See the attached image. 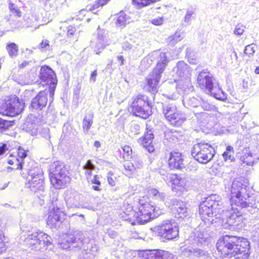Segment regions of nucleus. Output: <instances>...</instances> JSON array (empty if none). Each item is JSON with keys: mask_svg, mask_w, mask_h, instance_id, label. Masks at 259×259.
Instances as JSON below:
<instances>
[{"mask_svg": "<svg viewBox=\"0 0 259 259\" xmlns=\"http://www.w3.org/2000/svg\"><path fill=\"white\" fill-rule=\"evenodd\" d=\"M203 250L198 248H194L193 247L186 248L183 251V254L190 259H193L195 257L201 256V253Z\"/></svg>", "mask_w": 259, "mask_h": 259, "instance_id": "obj_26", "label": "nucleus"}, {"mask_svg": "<svg viewBox=\"0 0 259 259\" xmlns=\"http://www.w3.org/2000/svg\"><path fill=\"white\" fill-rule=\"evenodd\" d=\"M192 87L189 77H185L178 80L177 88L183 92H187L191 90Z\"/></svg>", "mask_w": 259, "mask_h": 259, "instance_id": "obj_29", "label": "nucleus"}, {"mask_svg": "<svg viewBox=\"0 0 259 259\" xmlns=\"http://www.w3.org/2000/svg\"><path fill=\"white\" fill-rule=\"evenodd\" d=\"M90 245V251L92 254L96 252L98 250L99 247L97 244L94 242H91Z\"/></svg>", "mask_w": 259, "mask_h": 259, "instance_id": "obj_57", "label": "nucleus"}, {"mask_svg": "<svg viewBox=\"0 0 259 259\" xmlns=\"http://www.w3.org/2000/svg\"><path fill=\"white\" fill-rule=\"evenodd\" d=\"M202 259H212L211 256L209 255L207 251H203L201 253V256H200Z\"/></svg>", "mask_w": 259, "mask_h": 259, "instance_id": "obj_62", "label": "nucleus"}, {"mask_svg": "<svg viewBox=\"0 0 259 259\" xmlns=\"http://www.w3.org/2000/svg\"><path fill=\"white\" fill-rule=\"evenodd\" d=\"M28 175L31 178L29 179V187L31 190L34 192L44 191L45 186L42 170L39 168L30 170Z\"/></svg>", "mask_w": 259, "mask_h": 259, "instance_id": "obj_15", "label": "nucleus"}, {"mask_svg": "<svg viewBox=\"0 0 259 259\" xmlns=\"http://www.w3.org/2000/svg\"><path fill=\"white\" fill-rule=\"evenodd\" d=\"M173 205L172 210L176 217L179 218H183L188 215L187 208L183 202L175 201Z\"/></svg>", "mask_w": 259, "mask_h": 259, "instance_id": "obj_24", "label": "nucleus"}, {"mask_svg": "<svg viewBox=\"0 0 259 259\" xmlns=\"http://www.w3.org/2000/svg\"><path fill=\"white\" fill-rule=\"evenodd\" d=\"M64 198L68 207L77 206L79 200V195L74 191L67 190L64 193Z\"/></svg>", "mask_w": 259, "mask_h": 259, "instance_id": "obj_21", "label": "nucleus"}, {"mask_svg": "<svg viewBox=\"0 0 259 259\" xmlns=\"http://www.w3.org/2000/svg\"><path fill=\"white\" fill-rule=\"evenodd\" d=\"M130 110L133 115L144 119L147 118L151 113L147 97L143 95L133 97Z\"/></svg>", "mask_w": 259, "mask_h": 259, "instance_id": "obj_8", "label": "nucleus"}, {"mask_svg": "<svg viewBox=\"0 0 259 259\" xmlns=\"http://www.w3.org/2000/svg\"><path fill=\"white\" fill-rule=\"evenodd\" d=\"M247 186L242 184L238 180H234L232 184L231 189V209H223L222 213L226 217V223L229 226L242 227L243 217L238 208L235 207L237 206L242 208L251 207L256 209V205L253 198L245 197Z\"/></svg>", "mask_w": 259, "mask_h": 259, "instance_id": "obj_1", "label": "nucleus"}, {"mask_svg": "<svg viewBox=\"0 0 259 259\" xmlns=\"http://www.w3.org/2000/svg\"><path fill=\"white\" fill-rule=\"evenodd\" d=\"M159 60L157 63V64L156 67H157L158 65H160L161 68H162L161 73L163 72L165 68L168 63V60L167 59V56L166 55V53L165 52H161L159 54Z\"/></svg>", "mask_w": 259, "mask_h": 259, "instance_id": "obj_36", "label": "nucleus"}, {"mask_svg": "<svg viewBox=\"0 0 259 259\" xmlns=\"http://www.w3.org/2000/svg\"><path fill=\"white\" fill-rule=\"evenodd\" d=\"M245 27L241 24H238L236 25L234 30V33L236 35H240L243 34L244 31Z\"/></svg>", "mask_w": 259, "mask_h": 259, "instance_id": "obj_47", "label": "nucleus"}, {"mask_svg": "<svg viewBox=\"0 0 259 259\" xmlns=\"http://www.w3.org/2000/svg\"><path fill=\"white\" fill-rule=\"evenodd\" d=\"M149 196L155 201L163 202L166 197V194L160 192L155 188H151L148 191Z\"/></svg>", "mask_w": 259, "mask_h": 259, "instance_id": "obj_27", "label": "nucleus"}, {"mask_svg": "<svg viewBox=\"0 0 259 259\" xmlns=\"http://www.w3.org/2000/svg\"><path fill=\"white\" fill-rule=\"evenodd\" d=\"M92 183L100 185L101 183L99 181V177L98 175L94 176L93 179L91 180Z\"/></svg>", "mask_w": 259, "mask_h": 259, "instance_id": "obj_61", "label": "nucleus"}, {"mask_svg": "<svg viewBox=\"0 0 259 259\" xmlns=\"http://www.w3.org/2000/svg\"><path fill=\"white\" fill-rule=\"evenodd\" d=\"M116 176L111 171L107 174V181L108 184L111 186H114L116 185Z\"/></svg>", "mask_w": 259, "mask_h": 259, "instance_id": "obj_39", "label": "nucleus"}, {"mask_svg": "<svg viewBox=\"0 0 259 259\" xmlns=\"http://www.w3.org/2000/svg\"><path fill=\"white\" fill-rule=\"evenodd\" d=\"M162 113L169 123L175 126H181L187 119L185 114L178 110L173 104L163 106Z\"/></svg>", "mask_w": 259, "mask_h": 259, "instance_id": "obj_10", "label": "nucleus"}, {"mask_svg": "<svg viewBox=\"0 0 259 259\" xmlns=\"http://www.w3.org/2000/svg\"><path fill=\"white\" fill-rule=\"evenodd\" d=\"M243 155L241 156L240 160L243 163L247 165H252L254 162V158L251 153L248 149L245 148L243 150Z\"/></svg>", "mask_w": 259, "mask_h": 259, "instance_id": "obj_30", "label": "nucleus"}, {"mask_svg": "<svg viewBox=\"0 0 259 259\" xmlns=\"http://www.w3.org/2000/svg\"><path fill=\"white\" fill-rule=\"evenodd\" d=\"M0 129H6L11 125L10 122L6 120H0Z\"/></svg>", "mask_w": 259, "mask_h": 259, "instance_id": "obj_52", "label": "nucleus"}, {"mask_svg": "<svg viewBox=\"0 0 259 259\" xmlns=\"http://www.w3.org/2000/svg\"><path fill=\"white\" fill-rule=\"evenodd\" d=\"M124 213L128 218L127 220L136 219L138 223L144 224L159 215L158 210L153 205L147 203L139 207V211L136 212L133 209L132 205L128 204Z\"/></svg>", "mask_w": 259, "mask_h": 259, "instance_id": "obj_3", "label": "nucleus"}, {"mask_svg": "<svg viewBox=\"0 0 259 259\" xmlns=\"http://www.w3.org/2000/svg\"><path fill=\"white\" fill-rule=\"evenodd\" d=\"M39 78L42 81L50 85L49 102H53L54 92L58 82L55 72L48 66H42L40 68Z\"/></svg>", "mask_w": 259, "mask_h": 259, "instance_id": "obj_14", "label": "nucleus"}, {"mask_svg": "<svg viewBox=\"0 0 259 259\" xmlns=\"http://www.w3.org/2000/svg\"><path fill=\"white\" fill-rule=\"evenodd\" d=\"M184 105L187 108L196 109L199 107L200 101L194 97L185 98L183 101Z\"/></svg>", "mask_w": 259, "mask_h": 259, "instance_id": "obj_28", "label": "nucleus"}, {"mask_svg": "<svg viewBox=\"0 0 259 259\" xmlns=\"http://www.w3.org/2000/svg\"><path fill=\"white\" fill-rule=\"evenodd\" d=\"M24 108V103L17 97H13L0 106V114L14 116L20 114Z\"/></svg>", "mask_w": 259, "mask_h": 259, "instance_id": "obj_11", "label": "nucleus"}, {"mask_svg": "<svg viewBox=\"0 0 259 259\" xmlns=\"http://www.w3.org/2000/svg\"><path fill=\"white\" fill-rule=\"evenodd\" d=\"M49 171L51 184L56 189L63 188L70 182L67 169L61 162H54L50 165Z\"/></svg>", "mask_w": 259, "mask_h": 259, "instance_id": "obj_6", "label": "nucleus"}, {"mask_svg": "<svg viewBox=\"0 0 259 259\" xmlns=\"http://www.w3.org/2000/svg\"><path fill=\"white\" fill-rule=\"evenodd\" d=\"M9 9L13 13L15 14L19 17L21 16V12L14 4H10Z\"/></svg>", "mask_w": 259, "mask_h": 259, "instance_id": "obj_48", "label": "nucleus"}, {"mask_svg": "<svg viewBox=\"0 0 259 259\" xmlns=\"http://www.w3.org/2000/svg\"><path fill=\"white\" fill-rule=\"evenodd\" d=\"M214 108V106L210 104L207 102L200 101V104L199 106L198 111H193L194 114L196 118L200 120H201L202 118H205L207 116V114L203 112V110L205 111H211Z\"/></svg>", "mask_w": 259, "mask_h": 259, "instance_id": "obj_23", "label": "nucleus"}, {"mask_svg": "<svg viewBox=\"0 0 259 259\" xmlns=\"http://www.w3.org/2000/svg\"><path fill=\"white\" fill-rule=\"evenodd\" d=\"M151 230L157 236L165 240H172L179 236V230L178 223L174 220L163 221L154 226Z\"/></svg>", "mask_w": 259, "mask_h": 259, "instance_id": "obj_7", "label": "nucleus"}, {"mask_svg": "<svg viewBox=\"0 0 259 259\" xmlns=\"http://www.w3.org/2000/svg\"><path fill=\"white\" fill-rule=\"evenodd\" d=\"M18 156L20 158H23L26 156L27 155H26V151L23 149H22L21 147H19L18 149Z\"/></svg>", "mask_w": 259, "mask_h": 259, "instance_id": "obj_59", "label": "nucleus"}, {"mask_svg": "<svg viewBox=\"0 0 259 259\" xmlns=\"http://www.w3.org/2000/svg\"><path fill=\"white\" fill-rule=\"evenodd\" d=\"M7 145L3 144L2 146L0 147V155H3L6 152L7 149Z\"/></svg>", "mask_w": 259, "mask_h": 259, "instance_id": "obj_64", "label": "nucleus"}, {"mask_svg": "<svg viewBox=\"0 0 259 259\" xmlns=\"http://www.w3.org/2000/svg\"><path fill=\"white\" fill-rule=\"evenodd\" d=\"M214 148L207 143L200 142L195 144L191 150V154L195 160L201 163H207L213 157Z\"/></svg>", "mask_w": 259, "mask_h": 259, "instance_id": "obj_9", "label": "nucleus"}, {"mask_svg": "<svg viewBox=\"0 0 259 259\" xmlns=\"http://www.w3.org/2000/svg\"><path fill=\"white\" fill-rule=\"evenodd\" d=\"M197 83L201 90L213 95L216 99L221 100L227 99V94L222 90L219 84L214 81L209 72L205 71L200 72L197 77Z\"/></svg>", "mask_w": 259, "mask_h": 259, "instance_id": "obj_4", "label": "nucleus"}, {"mask_svg": "<svg viewBox=\"0 0 259 259\" xmlns=\"http://www.w3.org/2000/svg\"><path fill=\"white\" fill-rule=\"evenodd\" d=\"M169 179L172 182V184L174 186L172 187L174 190L180 191H183L186 190L187 180L185 178L175 175H170Z\"/></svg>", "mask_w": 259, "mask_h": 259, "instance_id": "obj_22", "label": "nucleus"}, {"mask_svg": "<svg viewBox=\"0 0 259 259\" xmlns=\"http://www.w3.org/2000/svg\"><path fill=\"white\" fill-rule=\"evenodd\" d=\"M168 165L171 169H182L185 166L184 155L181 153L172 151L170 153Z\"/></svg>", "mask_w": 259, "mask_h": 259, "instance_id": "obj_18", "label": "nucleus"}, {"mask_svg": "<svg viewBox=\"0 0 259 259\" xmlns=\"http://www.w3.org/2000/svg\"><path fill=\"white\" fill-rule=\"evenodd\" d=\"M93 115H90L89 117L85 116L82 121V128L85 134H88L89 130L93 124Z\"/></svg>", "mask_w": 259, "mask_h": 259, "instance_id": "obj_35", "label": "nucleus"}, {"mask_svg": "<svg viewBox=\"0 0 259 259\" xmlns=\"http://www.w3.org/2000/svg\"><path fill=\"white\" fill-rule=\"evenodd\" d=\"M128 21L127 16L124 12H120L116 17L115 24L117 27H123L128 23Z\"/></svg>", "mask_w": 259, "mask_h": 259, "instance_id": "obj_31", "label": "nucleus"}, {"mask_svg": "<svg viewBox=\"0 0 259 259\" xmlns=\"http://www.w3.org/2000/svg\"><path fill=\"white\" fill-rule=\"evenodd\" d=\"M249 246L247 239L230 235L220 238L217 243V249L223 256H234L236 259H248Z\"/></svg>", "mask_w": 259, "mask_h": 259, "instance_id": "obj_2", "label": "nucleus"}, {"mask_svg": "<svg viewBox=\"0 0 259 259\" xmlns=\"http://www.w3.org/2000/svg\"><path fill=\"white\" fill-rule=\"evenodd\" d=\"M21 229L27 233V237L24 240V244L32 249L40 250L51 244V237L36 228L25 229L22 226Z\"/></svg>", "mask_w": 259, "mask_h": 259, "instance_id": "obj_5", "label": "nucleus"}, {"mask_svg": "<svg viewBox=\"0 0 259 259\" xmlns=\"http://www.w3.org/2000/svg\"><path fill=\"white\" fill-rule=\"evenodd\" d=\"M133 2L139 7L148 6V1L145 0H133Z\"/></svg>", "mask_w": 259, "mask_h": 259, "instance_id": "obj_51", "label": "nucleus"}, {"mask_svg": "<svg viewBox=\"0 0 259 259\" xmlns=\"http://www.w3.org/2000/svg\"><path fill=\"white\" fill-rule=\"evenodd\" d=\"M97 40L100 41L106 42V33L104 30L101 29L100 27L98 29Z\"/></svg>", "mask_w": 259, "mask_h": 259, "instance_id": "obj_45", "label": "nucleus"}, {"mask_svg": "<svg viewBox=\"0 0 259 259\" xmlns=\"http://www.w3.org/2000/svg\"><path fill=\"white\" fill-rule=\"evenodd\" d=\"M95 168V166L92 163V162L91 160H88L86 164L83 166V169L94 170Z\"/></svg>", "mask_w": 259, "mask_h": 259, "instance_id": "obj_53", "label": "nucleus"}, {"mask_svg": "<svg viewBox=\"0 0 259 259\" xmlns=\"http://www.w3.org/2000/svg\"><path fill=\"white\" fill-rule=\"evenodd\" d=\"M4 235L3 232L0 230V253H3L6 250V246L4 242Z\"/></svg>", "mask_w": 259, "mask_h": 259, "instance_id": "obj_46", "label": "nucleus"}, {"mask_svg": "<svg viewBox=\"0 0 259 259\" xmlns=\"http://www.w3.org/2000/svg\"><path fill=\"white\" fill-rule=\"evenodd\" d=\"M50 95V90H45L39 92L31 100V107L34 109L41 110L46 107L49 101L48 95Z\"/></svg>", "mask_w": 259, "mask_h": 259, "instance_id": "obj_17", "label": "nucleus"}, {"mask_svg": "<svg viewBox=\"0 0 259 259\" xmlns=\"http://www.w3.org/2000/svg\"><path fill=\"white\" fill-rule=\"evenodd\" d=\"M223 157L225 161L230 160L231 161H232L234 159L233 154L229 152H224L223 154Z\"/></svg>", "mask_w": 259, "mask_h": 259, "instance_id": "obj_49", "label": "nucleus"}, {"mask_svg": "<svg viewBox=\"0 0 259 259\" xmlns=\"http://www.w3.org/2000/svg\"><path fill=\"white\" fill-rule=\"evenodd\" d=\"M169 138L172 139L173 141H175V139H176V140H178L179 139L178 133L176 131L171 132Z\"/></svg>", "mask_w": 259, "mask_h": 259, "instance_id": "obj_63", "label": "nucleus"}, {"mask_svg": "<svg viewBox=\"0 0 259 259\" xmlns=\"http://www.w3.org/2000/svg\"><path fill=\"white\" fill-rule=\"evenodd\" d=\"M163 22V19L162 17H157L151 20V23L155 25H161Z\"/></svg>", "mask_w": 259, "mask_h": 259, "instance_id": "obj_54", "label": "nucleus"}, {"mask_svg": "<svg viewBox=\"0 0 259 259\" xmlns=\"http://www.w3.org/2000/svg\"><path fill=\"white\" fill-rule=\"evenodd\" d=\"M193 14V12L192 11H187L185 17V22L188 23H190Z\"/></svg>", "mask_w": 259, "mask_h": 259, "instance_id": "obj_56", "label": "nucleus"}, {"mask_svg": "<svg viewBox=\"0 0 259 259\" xmlns=\"http://www.w3.org/2000/svg\"><path fill=\"white\" fill-rule=\"evenodd\" d=\"M40 48L44 49L46 50H48L50 49V45L49 44V41L47 39H44L42 40L40 45Z\"/></svg>", "mask_w": 259, "mask_h": 259, "instance_id": "obj_55", "label": "nucleus"}, {"mask_svg": "<svg viewBox=\"0 0 259 259\" xmlns=\"http://www.w3.org/2000/svg\"><path fill=\"white\" fill-rule=\"evenodd\" d=\"M110 0H98L96 1L95 3V4L93 5L92 8H90V11H92L94 10H95L96 9L99 8L100 7H102L106 4H107V3Z\"/></svg>", "mask_w": 259, "mask_h": 259, "instance_id": "obj_42", "label": "nucleus"}, {"mask_svg": "<svg viewBox=\"0 0 259 259\" xmlns=\"http://www.w3.org/2000/svg\"><path fill=\"white\" fill-rule=\"evenodd\" d=\"M159 253L161 259H176L175 255L167 251H162Z\"/></svg>", "mask_w": 259, "mask_h": 259, "instance_id": "obj_44", "label": "nucleus"}, {"mask_svg": "<svg viewBox=\"0 0 259 259\" xmlns=\"http://www.w3.org/2000/svg\"><path fill=\"white\" fill-rule=\"evenodd\" d=\"M26 132L30 133L32 136L37 135L38 131V125L37 124L32 122V121H27L24 126Z\"/></svg>", "mask_w": 259, "mask_h": 259, "instance_id": "obj_33", "label": "nucleus"}, {"mask_svg": "<svg viewBox=\"0 0 259 259\" xmlns=\"http://www.w3.org/2000/svg\"><path fill=\"white\" fill-rule=\"evenodd\" d=\"M6 50L9 56L12 58H15L18 53V47L14 42L8 43L6 46Z\"/></svg>", "mask_w": 259, "mask_h": 259, "instance_id": "obj_32", "label": "nucleus"}, {"mask_svg": "<svg viewBox=\"0 0 259 259\" xmlns=\"http://www.w3.org/2000/svg\"><path fill=\"white\" fill-rule=\"evenodd\" d=\"M50 130L48 128H44L41 130L40 132V134L42 137L45 138L46 139H49L50 138V134H49Z\"/></svg>", "mask_w": 259, "mask_h": 259, "instance_id": "obj_50", "label": "nucleus"}, {"mask_svg": "<svg viewBox=\"0 0 259 259\" xmlns=\"http://www.w3.org/2000/svg\"><path fill=\"white\" fill-rule=\"evenodd\" d=\"M106 42L100 41L97 40L96 42V47L95 48V51L96 54H99L102 50H104L106 46Z\"/></svg>", "mask_w": 259, "mask_h": 259, "instance_id": "obj_43", "label": "nucleus"}, {"mask_svg": "<svg viewBox=\"0 0 259 259\" xmlns=\"http://www.w3.org/2000/svg\"><path fill=\"white\" fill-rule=\"evenodd\" d=\"M142 259H161L159 256V253L152 252H144Z\"/></svg>", "mask_w": 259, "mask_h": 259, "instance_id": "obj_38", "label": "nucleus"}, {"mask_svg": "<svg viewBox=\"0 0 259 259\" xmlns=\"http://www.w3.org/2000/svg\"><path fill=\"white\" fill-rule=\"evenodd\" d=\"M76 31V29L72 26H69L67 28V34L68 36L71 37L74 35V33Z\"/></svg>", "mask_w": 259, "mask_h": 259, "instance_id": "obj_58", "label": "nucleus"}, {"mask_svg": "<svg viewBox=\"0 0 259 259\" xmlns=\"http://www.w3.org/2000/svg\"><path fill=\"white\" fill-rule=\"evenodd\" d=\"M122 150L123 151V158L124 159H128L132 153L131 147L128 145H124L122 147Z\"/></svg>", "mask_w": 259, "mask_h": 259, "instance_id": "obj_40", "label": "nucleus"}, {"mask_svg": "<svg viewBox=\"0 0 259 259\" xmlns=\"http://www.w3.org/2000/svg\"><path fill=\"white\" fill-rule=\"evenodd\" d=\"M61 213V210L58 207H55L53 205V207L49 209L47 224L51 228L56 227L61 222L60 217Z\"/></svg>", "mask_w": 259, "mask_h": 259, "instance_id": "obj_19", "label": "nucleus"}, {"mask_svg": "<svg viewBox=\"0 0 259 259\" xmlns=\"http://www.w3.org/2000/svg\"><path fill=\"white\" fill-rule=\"evenodd\" d=\"M122 48L125 51H128V50H130L132 49V46L128 42L124 41L122 44Z\"/></svg>", "mask_w": 259, "mask_h": 259, "instance_id": "obj_60", "label": "nucleus"}, {"mask_svg": "<svg viewBox=\"0 0 259 259\" xmlns=\"http://www.w3.org/2000/svg\"><path fill=\"white\" fill-rule=\"evenodd\" d=\"M174 71L180 77H188L190 74L188 65L184 61H179L174 68Z\"/></svg>", "mask_w": 259, "mask_h": 259, "instance_id": "obj_25", "label": "nucleus"}, {"mask_svg": "<svg viewBox=\"0 0 259 259\" xmlns=\"http://www.w3.org/2000/svg\"><path fill=\"white\" fill-rule=\"evenodd\" d=\"M154 135L151 131H147L145 133L144 136L139 139L138 142L143 147H144L148 152H152L154 150V147L153 144V139Z\"/></svg>", "mask_w": 259, "mask_h": 259, "instance_id": "obj_20", "label": "nucleus"}, {"mask_svg": "<svg viewBox=\"0 0 259 259\" xmlns=\"http://www.w3.org/2000/svg\"><path fill=\"white\" fill-rule=\"evenodd\" d=\"M88 240L84 238L83 234L81 232L75 231L73 233L69 234L66 236L65 239L60 243V247L63 249H66L71 246L73 247L81 248L85 247L88 249L89 247L85 244H88Z\"/></svg>", "mask_w": 259, "mask_h": 259, "instance_id": "obj_12", "label": "nucleus"}, {"mask_svg": "<svg viewBox=\"0 0 259 259\" xmlns=\"http://www.w3.org/2000/svg\"><path fill=\"white\" fill-rule=\"evenodd\" d=\"M218 201L207 198L199 205V213L202 220L206 219L207 217H212L217 213L222 214L223 209Z\"/></svg>", "mask_w": 259, "mask_h": 259, "instance_id": "obj_13", "label": "nucleus"}, {"mask_svg": "<svg viewBox=\"0 0 259 259\" xmlns=\"http://www.w3.org/2000/svg\"><path fill=\"white\" fill-rule=\"evenodd\" d=\"M160 67V64L157 67H155L146 78L147 89L152 93L157 92L158 83L162 73V69Z\"/></svg>", "mask_w": 259, "mask_h": 259, "instance_id": "obj_16", "label": "nucleus"}, {"mask_svg": "<svg viewBox=\"0 0 259 259\" xmlns=\"http://www.w3.org/2000/svg\"><path fill=\"white\" fill-rule=\"evenodd\" d=\"M123 166L125 169L124 174L127 176L131 175L136 169L134 165L130 161L125 162Z\"/></svg>", "mask_w": 259, "mask_h": 259, "instance_id": "obj_37", "label": "nucleus"}, {"mask_svg": "<svg viewBox=\"0 0 259 259\" xmlns=\"http://www.w3.org/2000/svg\"><path fill=\"white\" fill-rule=\"evenodd\" d=\"M255 52V47L253 44H251L246 46L244 49V54L248 57H251L253 55Z\"/></svg>", "mask_w": 259, "mask_h": 259, "instance_id": "obj_41", "label": "nucleus"}, {"mask_svg": "<svg viewBox=\"0 0 259 259\" xmlns=\"http://www.w3.org/2000/svg\"><path fill=\"white\" fill-rule=\"evenodd\" d=\"M183 38V34L180 32H176L173 35L169 36L166 41L170 45L174 46Z\"/></svg>", "mask_w": 259, "mask_h": 259, "instance_id": "obj_34", "label": "nucleus"}]
</instances>
